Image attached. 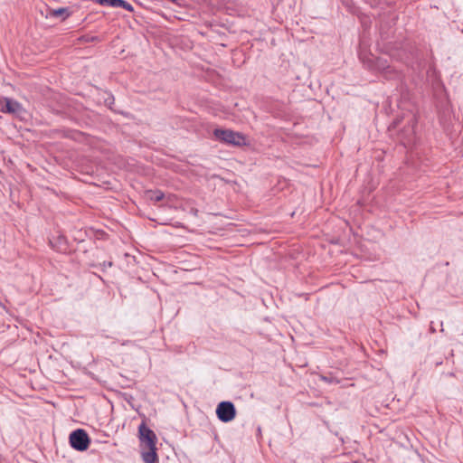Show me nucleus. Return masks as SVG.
Here are the masks:
<instances>
[{"label": "nucleus", "instance_id": "1", "mask_svg": "<svg viewBox=\"0 0 463 463\" xmlns=\"http://www.w3.org/2000/svg\"><path fill=\"white\" fill-rule=\"evenodd\" d=\"M138 438L142 449V458L145 463H156L157 461L156 433L142 421L138 427Z\"/></svg>", "mask_w": 463, "mask_h": 463}, {"label": "nucleus", "instance_id": "2", "mask_svg": "<svg viewBox=\"0 0 463 463\" xmlns=\"http://www.w3.org/2000/svg\"><path fill=\"white\" fill-rule=\"evenodd\" d=\"M403 119H406V124L400 133L401 141L405 146L411 145L415 140L416 126L418 122L415 114L408 113L406 116L396 118L389 126L388 130L392 132L393 129L400 126Z\"/></svg>", "mask_w": 463, "mask_h": 463}, {"label": "nucleus", "instance_id": "3", "mask_svg": "<svg viewBox=\"0 0 463 463\" xmlns=\"http://www.w3.org/2000/svg\"><path fill=\"white\" fill-rule=\"evenodd\" d=\"M216 139L234 146H241L246 145V137L240 132L231 129L216 128L213 130Z\"/></svg>", "mask_w": 463, "mask_h": 463}, {"label": "nucleus", "instance_id": "4", "mask_svg": "<svg viewBox=\"0 0 463 463\" xmlns=\"http://www.w3.org/2000/svg\"><path fill=\"white\" fill-rule=\"evenodd\" d=\"M361 60L369 70L381 71L385 77L392 78V73L396 74V71L391 68L386 60L376 58L373 55L361 57Z\"/></svg>", "mask_w": 463, "mask_h": 463}, {"label": "nucleus", "instance_id": "5", "mask_svg": "<svg viewBox=\"0 0 463 463\" xmlns=\"http://www.w3.org/2000/svg\"><path fill=\"white\" fill-rule=\"evenodd\" d=\"M69 442L72 449L78 451H85L89 449L90 439L83 429L73 430L69 437Z\"/></svg>", "mask_w": 463, "mask_h": 463}, {"label": "nucleus", "instance_id": "6", "mask_svg": "<svg viewBox=\"0 0 463 463\" xmlns=\"http://www.w3.org/2000/svg\"><path fill=\"white\" fill-rule=\"evenodd\" d=\"M218 419L222 422H229L236 416V409L232 402H221L216 408Z\"/></svg>", "mask_w": 463, "mask_h": 463}, {"label": "nucleus", "instance_id": "7", "mask_svg": "<svg viewBox=\"0 0 463 463\" xmlns=\"http://www.w3.org/2000/svg\"><path fill=\"white\" fill-rule=\"evenodd\" d=\"M4 100L5 105L1 109L2 112L13 115H20L24 111L22 105L18 101L10 98H4Z\"/></svg>", "mask_w": 463, "mask_h": 463}, {"label": "nucleus", "instance_id": "8", "mask_svg": "<svg viewBox=\"0 0 463 463\" xmlns=\"http://www.w3.org/2000/svg\"><path fill=\"white\" fill-rule=\"evenodd\" d=\"M70 14L71 12L69 8L61 7L58 9H50L47 17L60 18L61 21H64Z\"/></svg>", "mask_w": 463, "mask_h": 463}, {"label": "nucleus", "instance_id": "9", "mask_svg": "<svg viewBox=\"0 0 463 463\" xmlns=\"http://www.w3.org/2000/svg\"><path fill=\"white\" fill-rule=\"evenodd\" d=\"M146 197L151 201L159 202L164 199L165 194L160 190H156V191L149 190V191H146Z\"/></svg>", "mask_w": 463, "mask_h": 463}, {"label": "nucleus", "instance_id": "10", "mask_svg": "<svg viewBox=\"0 0 463 463\" xmlns=\"http://www.w3.org/2000/svg\"><path fill=\"white\" fill-rule=\"evenodd\" d=\"M117 7H121L125 10H128V11H133V6L127 1L125 0H118V3H117Z\"/></svg>", "mask_w": 463, "mask_h": 463}, {"label": "nucleus", "instance_id": "11", "mask_svg": "<svg viewBox=\"0 0 463 463\" xmlns=\"http://www.w3.org/2000/svg\"><path fill=\"white\" fill-rule=\"evenodd\" d=\"M100 5L117 7L118 0H97Z\"/></svg>", "mask_w": 463, "mask_h": 463}, {"label": "nucleus", "instance_id": "12", "mask_svg": "<svg viewBox=\"0 0 463 463\" xmlns=\"http://www.w3.org/2000/svg\"><path fill=\"white\" fill-rule=\"evenodd\" d=\"M115 102V98L113 95L109 94V97L107 99H105V104L110 109H112V105L114 104Z\"/></svg>", "mask_w": 463, "mask_h": 463}, {"label": "nucleus", "instance_id": "13", "mask_svg": "<svg viewBox=\"0 0 463 463\" xmlns=\"http://www.w3.org/2000/svg\"><path fill=\"white\" fill-rule=\"evenodd\" d=\"M58 240L60 243H65V238L63 236H60Z\"/></svg>", "mask_w": 463, "mask_h": 463}, {"label": "nucleus", "instance_id": "14", "mask_svg": "<svg viewBox=\"0 0 463 463\" xmlns=\"http://www.w3.org/2000/svg\"><path fill=\"white\" fill-rule=\"evenodd\" d=\"M322 379H323L324 381H326V382H330L329 378H327V377H325V376H324V377H322Z\"/></svg>", "mask_w": 463, "mask_h": 463}, {"label": "nucleus", "instance_id": "15", "mask_svg": "<svg viewBox=\"0 0 463 463\" xmlns=\"http://www.w3.org/2000/svg\"><path fill=\"white\" fill-rule=\"evenodd\" d=\"M111 265H112L111 262L106 263V266H111Z\"/></svg>", "mask_w": 463, "mask_h": 463}, {"label": "nucleus", "instance_id": "16", "mask_svg": "<svg viewBox=\"0 0 463 463\" xmlns=\"http://www.w3.org/2000/svg\"><path fill=\"white\" fill-rule=\"evenodd\" d=\"M111 265H112L111 262L106 263V266H111Z\"/></svg>", "mask_w": 463, "mask_h": 463}, {"label": "nucleus", "instance_id": "17", "mask_svg": "<svg viewBox=\"0 0 463 463\" xmlns=\"http://www.w3.org/2000/svg\"><path fill=\"white\" fill-rule=\"evenodd\" d=\"M170 1L175 3L177 0H170Z\"/></svg>", "mask_w": 463, "mask_h": 463}]
</instances>
